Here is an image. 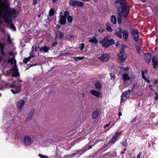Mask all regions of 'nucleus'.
<instances>
[{"label": "nucleus", "mask_w": 158, "mask_h": 158, "mask_svg": "<svg viewBox=\"0 0 158 158\" xmlns=\"http://www.w3.org/2000/svg\"><path fill=\"white\" fill-rule=\"evenodd\" d=\"M18 14L14 8H10L9 3L7 0H0V30H5L1 25L3 19L7 27L12 30H16L14 25L12 23V19L15 18Z\"/></svg>", "instance_id": "obj_1"}, {"label": "nucleus", "mask_w": 158, "mask_h": 158, "mask_svg": "<svg viewBox=\"0 0 158 158\" xmlns=\"http://www.w3.org/2000/svg\"><path fill=\"white\" fill-rule=\"evenodd\" d=\"M8 62L10 63L11 64H13L14 65L11 69L6 71L7 72L6 74L9 75L10 73L13 72L12 74V77H18L19 75V74L17 66L16 64V61L14 60V56H13V58L12 59L9 58L8 60Z\"/></svg>", "instance_id": "obj_2"}, {"label": "nucleus", "mask_w": 158, "mask_h": 158, "mask_svg": "<svg viewBox=\"0 0 158 158\" xmlns=\"http://www.w3.org/2000/svg\"><path fill=\"white\" fill-rule=\"evenodd\" d=\"M100 43L103 44L102 47L107 48L114 43V41L113 39L108 40V36H105L103 39L99 41Z\"/></svg>", "instance_id": "obj_3"}, {"label": "nucleus", "mask_w": 158, "mask_h": 158, "mask_svg": "<svg viewBox=\"0 0 158 158\" xmlns=\"http://www.w3.org/2000/svg\"><path fill=\"white\" fill-rule=\"evenodd\" d=\"M125 48V46L124 45H122L120 46V51L118 55V60L119 62H122L126 58V56L123 50Z\"/></svg>", "instance_id": "obj_4"}, {"label": "nucleus", "mask_w": 158, "mask_h": 158, "mask_svg": "<svg viewBox=\"0 0 158 158\" xmlns=\"http://www.w3.org/2000/svg\"><path fill=\"white\" fill-rule=\"evenodd\" d=\"M126 5V2L124 0H117L115 4V7L118 10L123 8Z\"/></svg>", "instance_id": "obj_5"}, {"label": "nucleus", "mask_w": 158, "mask_h": 158, "mask_svg": "<svg viewBox=\"0 0 158 158\" xmlns=\"http://www.w3.org/2000/svg\"><path fill=\"white\" fill-rule=\"evenodd\" d=\"M20 85H16L15 84H13L10 86V88H11V91L14 94L18 93L20 91Z\"/></svg>", "instance_id": "obj_6"}, {"label": "nucleus", "mask_w": 158, "mask_h": 158, "mask_svg": "<svg viewBox=\"0 0 158 158\" xmlns=\"http://www.w3.org/2000/svg\"><path fill=\"white\" fill-rule=\"evenodd\" d=\"M70 5L78 7H83V3L82 2L75 0H70L69 2Z\"/></svg>", "instance_id": "obj_7"}, {"label": "nucleus", "mask_w": 158, "mask_h": 158, "mask_svg": "<svg viewBox=\"0 0 158 158\" xmlns=\"http://www.w3.org/2000/svg\"><path fill=\"white\" fill-rule=\"evenodd\" d=\"M130 91L129 89L124 92L121 96V103L124 101L128 98L130 95Z\"/></svg>", "instance_id": "obj_8"}, {"label": "nucleus", "mask_w": 158, "mask_h": 158, "mask_svg": "<svg viewBox=\"0 0 158 158\" xmlns=\"http://www.w3.org/2000/svg\"><path fill=\"white\" fill-rule=\"evenodd\" d=\"M138 31L137 30L132 29L131 31L132 36L133 39L136 41H137L139 38Z\"/></svg>", "instance_id": "obj_9"}, {"label": "nucleus", "mask_w": 158, "mask_h": 158, "mask_svg": "<svg viewBox=\"0 0 158 158\" xmlns=\"http://www.w3.org/2000/svg\"><path fill=\"white\" fill-rule=\"evenodd\" d=\"M129 13V8L125 6L123 8L121 12V15L124 17L125 18Z\"/></svg>", "instance_id": "obj_10"}, {"label": "nucleus", "mask_w": 158, "mask_h": 158, "mask_svg": "<svg viewBox=\"0 0 158 158\" xmlns=\"http://www.w3.org/2000/svg\"><path fill=\"white\" fill-rule=\"evenodd\" d=\"M98 58L101 61L105 62L107 61L109 58V55L106 54H103L98 57Z\"/></svg>", "instance_id": "obj_11"}, {"label": "nucleus", "mask_w": 158, "mask_h": 158, "mask_svg": "<svg viewBox=\"0 0 158 158\" xmlns=\"http://www.w3.org/2000/svg\"><path fill=\"white\" fill-rule=\"evenodd\" d=\"M25 103V102L23 100H21L18 101L16 103L17 108L19 110H22Z\"/></svg>", "instance_id": "obj_12"}, {"label": "nucleus", "mask_w": 158, "mask_h": 158, "mask_svg": "<svg viewBox=\"0 0 158 158\" xmlns=\"http://www.w3.org/2000/svg\"><path fill=\"white\" fill-rule=\"evenodd\" d=\"M24 143L26 145L29 146L32 143L31 139L30 137L28 135L24 136L23 139Z\"/></svg>", "instance_id": "obj_13"}, {"label": "nucleus", "mask_w": 158, "mask_h": 158, "mask_svg": "<svg viewBox=\"0 0 158 158\" xmlns=\"http://www.w3.org/2000/svg\"><path fill=\"white\" fill-rule=\"evenodd\" d=\"M50 48L47 46H44L40 48V51L41 53L44 54L48 52Z\"/></svg>", "instance_id": "obj_14"}, {"label": "nucleus", "mask_w": 158, "mask_h": 158, "mask_svg": "<svg viewBox=\"0 0 158 158\" xmlns=\"http://www.w3.org/2000/svg\"><path fill=\"white\" fill-rule=\"evenodd\" d=\"M90 93L93 95L98 98L102 97V94L95 90H91L90 91Z\"/></svg>", "instance_id": "obj_15"}, {"label": "nucleus", "mask_w": 158, "mask_h": 158, "mask_svg": "<svg viewBox=\"0 0 158 158\" xmlns=\"http://www.w3.org/2000/svg\"><path fill=\"white\" fill-rule=\"evenodd\" d=\"M5 45V43H1L0 42V53L3 56H4L5 55V53L4 51Z\"/></svg>", "instance_id": "obj_16"}, {"label": "nucleus", "mask_w": 158, "mask_h": 158, "mask_svg": "<svg viewBox=\"0 0 158 158\" xmlns=\"http://www.w3.org/2000/svg\"><path fill=\"white\" fill-rule=\"evenodd\" d=\"M89 42L92 43V45L95 46L98 43V40L96 37L93 36L89 40Z\"/></svg>", "instance_id": "obj_17"}, {"label": "nucleus", "mask_w": 158, "mask_h": 158, "mask_svg": "<svg viewBox=\"0 0 158 158\" xmlns=\"http://www.w3.org/2000/svg\"><path fill=\"white\" fill-rule=\"evenodd\" d=\"M60 19L59 22L62 25H64L66 23V18L62 15H60Z\"/></svg>", "instance_id": "obj_18"}, {"label": "nucleus", "mask_w": 158, "mask_h": 158, "mask_svg": "<svg viewBox=\"0 0 158 158\" xmlns=\"http://www.w3.org/2000/svg\"><path fill=\"white\" fill-rule=\"evenodd\" d=\"M153 67L154 68L158 67V61L157 60L156 57L154 56L152 59Z\"/></svg>", "instance_id": "obj_19"}, {"label": "nucleus", "mask_w": 158, "mask_h": 158, "mask_svg": "<svg viewBox=\"0 0 158 158\" xmlns=\"http://www.w3.org/2000/svg\"><path fill=\"white\" fill-rule=\"evenodd\" d=\"M123 39L125 41H126L127 40L128 37V32L127 30H124L123 31Z\"/></svg>", "instance_id": "obj_20"}, {"label": "nucleus", "mask_w": 158, "mask_h": 158, "mask_svg": "<svg viewBox=\"0 0 158 158\" xmlns=\"http://www.w3.org/2000/svg\"><path fill=\"white\" fill-rule=\"evenodd\" d=\"M145 60L147 63H149L151 60V55L149 53L145 54Z\"/></svg>", "instance_id": "obj_21"}, {"label": "nucleus", "mask_w": 158, "mask_h": 158, "mask_svg": "<svg viewBox=\"0 0 158 158\" xmlns=\"http://www.w3.org/2000/svg\"><path fill=\"white\" fill-rule=\"evenodd\" d=\"M64 34L60 31L57 32L56 35V39L60 40L64 36Z\"/></svg>", "instance_id": "obj_22"}, {"label": "nucleus", "mask_w": 158, "mask_h": 158, "mask_svg": "<svg viewBox=\"0 0 158 158\" xmlns=\"http://www.w3.org/2000/svg\"><path fill=\"white\" fill-rule=\"evenodd\" d=\"M34 112V110L33 109L31 110L29 112V113H28L27 117V121H28L31 119L33 115Z\"/></svg>", "instance_id": "obj_23"}, {"label": "nucleus", "mask_w": 158, "mask_h": 158, "mask_svg": "<svg viewBox=\"0 0 158 158\" xmlns=\"http://www.w3.org/2000/svg\"><path fill=\"white\" fill-rule=\"evenodd\" d=\"M99 111L98 110L94 111L92 113V118L94 119L96 118L99 115Z\"/></svg>", "instance_id": "obj_24"}, {"label": "nucleus", "mask_w": 158, "mask_h": 158, "mask_svg": "<svg viewBox=\"0 0 158 158\" xmlns=\"http://www.w3.org/2000/svg\"><path fill=\"white\" fill-rule=\"evenodd\" d=\"M123 31L122 29L121 28H119L118 31H116L115 34L119 38H122V35L121 33H123Z\"/></svg>", "instance_id": "obj_25"}, {"label": "nucleus", "mask_w": 158, "mask_h": 158, "mask_svg": "<svg viewBox=\"0 0 158 158\" xmlns=\"http://www.w3.org/2000/svg\"><path fill=\"white\" fill-rule=\"evenodd\" d=\"M122 77L123 80L125 81H127L129 80L130 79V77L128 76V75L126 73H124L122 75Z\"/></svg>", "instance_id": "obj_26"}, {"label": "nucleus", "mask_w": 158, "mask_h": 158, "mask_svg": "<svg viewBox=\"0 0 158 158\" xmlns=\"http://www.w3.org/2000/svg\"><path fill=\"white\" fill-rule=\"evenodd\" d=\"M34 55H30V56L26 58L23 60V62L24 63H26L27 62L29 61L31 58L32 57H34Z\"/></svg>", "instance_id": "obj_27"}, {"label": "nucleus", "mask_w": 158, "mask_h": 158, "mask_svg": "<svg viewBox=\"0 0 158 158\" xmlns=\"http://www.w3.org/2000/svg\"><path fill=\"white\" fill-rule=\"evenodd\" d=\"M147 70H145L143 71H142L141 72V74L142 78L145 80H146V75L147 74Z\"/></svg>", "instance_id": "obj_28"}, {"label": "nucleus", "mask_w": 158, "mask_h": 158, "mask_svg": "<svg viewBox=\"0 0 158 158\" xmlns=\"http://www.w3.org/2000/svg\"><path fill=\"white\" fill-rule=\"evenodd\" d=\"M110 21L111 22L114 24L116 23V18L114 15H112L110 18Z\"/></svg>", "instance_id": "obj_29"}, {"label": "nucleus", "mask_w": 158, "mask_h": 158, "mask_svg": "<svg viewBox=\"0 0 158 158\" xmlns=\"http://www.w3.org/2000/svg\"><path fill=\"white\" fill-rule=\"evenodd\" d=\"M122 15L120 13L118 14L117 16L118 22L119 24H120L122 23Z\"/></svg>", "instance_id": "obj_30"}, {"label": "nucleus", "mask_w": 158, "mask_h": 158, "mask_svg": "<svg viewBox=\"0 0 158 158\" xmlns=\"http://www.w3.org/2000/svg\"><path fill=\"white\" fill-rule=\"evenodd\" d=\"M110 79L111 80H114L115 79V77L114 74L113 73H110Z\"/></svg>", "instance_id": "obj_31"}, {"label": "nucleus", "mask_w": 158, "mask_h": 158, "mask_svg": "<svg viewBox=\"0 0 158 158\" xmlns=\"http://www.w3.org/2000/svg\"><path fill=\"white\" fill-rule=\"evenodd\" d=\"M95 86L96 88L100 89L102 87V85L100 82H97L95 84Z\"/></svg>", "instance_id": "obj_32"}, {"label": "nucleus", "mask_w": 158, "mask_h": 158, "mask_svg": "<svg viewBox=\"0 0 158 158\" xmlns=\"http://www.w3.org/2000/svg\"><path fill=\"white\" fill-rule=\"evenodd\" d=\"M117 139L113 136L111 139L109 140V141L110 143H114L117 141Z\"/></svg>", "instance_id": "obj_33"}, {"label": "nucleus", "mask_w": 158, "mask_h": 158, "mask_svg": "<svg viewBox=\"0 0 158 158\" xmlns=\"http://www.w3.org/2000/svg\"><path fill=\"white\" fill-rule=\"evenodd\" d=\"M54 11L53 9H51L49 11V15L50 16H53L54 15Z\"/></svg>", "instance_id": "obj_34"}, {"label": "nucleus", "mask_w": 158, "mask_h": 158, "mask_svg": "<svg viewBox=\"0 0 158 158\" xmlns=\"http://www.w3.org/2000/svg\"><path fill=\"white\" fill-rule=\"evenodd\" d=\"M106 30L109 31L111 32L112 31V29L109 26V24L108 23L106 24Z\"/></svg>", "instance_id": "obj_35"}, {"label": "nucleus", "mask_w": 158, "mask_h": 158, "mask_svg": "<svg viewBox=\"0 0 158 158\" xmlns=\"http://www.w3.org/2000/svg\"><path fill=\"white\" fill-rule=\"evenodd\" d=\"M67 20L68 22L71 23L72 22L73 17L71 16H69L67 17Z\"/></svg>", "instance_id": "obj_36"}, {"label": "nucleus", "mask_w": 158, "mask_h": 158, "mask_svg": "<svg viewBox=\"0 0 158 158\" xmlns=\"http://www.w3.org/2000/svg\"><path fill=\"white\" fill-rule=\"evenodd\" d=\"M121 132H116L114 134L113 136L117 139L118 136L119 135L121 134Z\"/></svg>", "instance_id": "obj_37"}, {"label": "nucleus", "mask_w": 158, "mask_h": 158, "mask_svg": "<svg viewBox=\"0 0 158 158\" xmlns=\"http://www.w3.org/2000/svg\"><path fill=\"white\" fill-rule=\"evenodd\" d=\"M84 57H76L74 58V60L75 61H77L78 60H81L84 58Z\"/></svg>", "instance_id": "obj_38"}, {"label": "nucleus", "mask_w": 158, "mask_h": 158, "mask_svg": "<svg viewBox=\"0 0 158 158\" xmlns=\"http://www.w3.org/2000/svg\"><path fill=\"white\" fill-rule=\"evenodd\" d=\"M85 47V44L83 43H82L80 45V49L81 51Z\"/></svg>", "instance_id": "obj_39"}, {"label": "nucleus", "mask_w": 158, "mask_h": 158, "mask_svg": "<svg viewBox=\"0 0 158 158\" xmlns=\"http://www.w3.org/2000/svg\"><path fill=\"white\" fill-rule=\"evenodd\" d=\"M69 11H66L64 12V16L66 18V17H67V16H69Z\"/></svg>", "instance_id": "obj_40"}, {"label": "nucleus", "mask_w": 158, "mask_h": 158, "mask_svg": "<svg viewBox=\"0 0 158 158\" xmlns=\"http://www.w3.org/2000/svg\"><path fill=\"white\" fill-rule=\"evenodd\" d=\"M137 52L138 53H140L141 52V50L139 47L137 46L136 48Z\"/></svg>", "instance_id": "obj_41"}, {"label": "nucleus", "mask_w": 158, "mask_h": 158, "mask_svg": "<svg viewBox=\"0 0 158 158\" xmlns=\"http://www.w3.org/2000/svg\"><path fill=\"white\" fill-rule=\"evenodd\" d=\"M123 145L124 147H126L127 145V139H126L125 140L124 142L123 143Z\"/></svg>", "instance_id": "obj_42"}, {"label": "nucleus", "mask_w": 158, "mask_h": 158, "mask_svg": "<svg viewBox=\"0 0 158 158\" xmlns=\"http://www.w3.org/2000/svg\"><path fill=\"white\" fill-rule=\"evenodd\" d=\"M39 156L41 158H47L48 157L42 154H39Z\"/></svg>", "instance_id": "obj_43"}, {"label": "nucleus", "mask_w": 158, "mask_h": 158, "mask_svg": "<svg viewBox=\"0 0 158 158\" xmlns=\"http://www.w3.org/2000/svg\"><path fill=\"white\" fill-rule=\"evenodd\" d=\"M40 48L39 47H38V46H35L34 47H32V49L33 48H34V50L35 51H37L40 48Z\"/></svg>", "instance_id": "obj_44"}, {"label": "nucleus", "mask_w": 158, "mask_h": 158, "mask_svg": "<svg viewBox=\"0 0 158 158\" xmlns=\"http://www.w3.org/2000/svg\"><path fill=\"white\" fill-rule=\"evenodd\" d=\"M57 44V42L56 41H54L53 42L52 44V46H55Z\"/></svg>", "instance_id": "obj_45"}, {"label": "nucleus", "mask_w": 158, "mask_h": 158, "mask_svg": "<svg viewBox=\"0 0 158 158\" xmlns=\"http://www.w3.org/2000/svg\"><path fill=\"white\" fill-rule=\"evenodd\" d=\"M105 30V29L104 28H103V29H98V31L99 32H103Z\"/></svg>", "instance_id": "obj_46"}, {"label": "nucleus", "mask_w": 158, "mask_h": 158, "mask_svg": "<svg viewBox=\"0 0 158 158\" xmlns=\"http://www.w3.org/2000/svg\"><path fill=\"white\" fill-rule=\"evenodd\" d=\"M156 96L155 97V99L156 100H157L158 99V94L157 93H155Z\"/></svg>", "instance_id": "obj_47"}, {"label": "nucleus", "mask_w": 158, "mask_h": 158, "mask_svg": "<svg viewBox=\"0 0 158 158\" xmlns=\"http://www.w3.org/2000/svg\"><path fill=\"white\" fill-rule=\"evenodd\" d=\"M110 143V142H109V141L106 144L104 145V147H107Z\"/></svg>", "instance_id": "obj_48"}, {"label": "nucleus", "mask_w": 158, "mask_h": 158, "mask_svg": "<svg viewBox=\"0 0 158 158\" xmlns=\"http://www.w3.org/2000/svg\"><path fill=\"white\" fill-rule=\"evenodd\" d=\"M141 153V152H139L137 155V158H140Z\"/></svg>", "instance_id": "obj_49"}, {"label": "nucleus", "mask_w": 158, "mask_h": 158, "mask_svg": "<svg viewBox=\"0 0 158 158\" xmlns=\"http://www.w3.org/2000/svg\"><path fill=\"white\" fill-rule=\"evenodd\" d=\"M38 65V64H36V63H35V64H31L30 66L29 67V68L30 67H32V66H35V65Z\"/></svg>", "instance_id": "obj_50"}, {"label": "nucleus", "mask_w": 158, "mask_h": 158, "mask_svg": "<svg viewBox=\"0 0 158 158\" xmlns=\"http://www.w3.org/2000/svg\"><path fill=\"white\" fill-rule=\"evenodd\" d=\"M9 54L10 55H13V56H12V58H13V56H14V57H15V56H14L13 55V52H12V51H11L9 53ZM11 59H12V58H10Z\"/></svg>", "instance_id": "obj_51"}, {"label": "nucleus", "mask_w": 158, "mask_h": 158, "mask_svg": "<svg viewBox=\"0 0 158 158\" xmlns=\"http://www.w3.org/2000/svg\"><path fill=\"white\" fill-rule=\"evenodd\" d=\"M110 123L106 124L105 125H104L103 126V127L105 128L108 127L110 125Z\"/></svg>", "instance_id": "obj_52"}, {"label": "nucleus", "mask_w": 158, "mask_h": 158, "mask_svg": "<svg viewBox=\"0 0 158 158\" xmlns=\"http://www.w3.org/2000/svg\"><path fill=\"white\" fill-rule=\"evenodd\" d=\"M156 13L158 15V6H157L156 9Z\"/></svg>", "instance_id": "obj_53"}, {"label": "nucleus", "mask_w": 158, "mask_h": 158, "mask_svg": "<svg viewBox=\"0 0 158 158\" xmlns=\"http://www.w3.org/2000/svg\"><path fill=\"white\" fill-rule=\"evenodd\" d=\"M154 83L156 84H158V79L156 80L154 82Z\"/></svg>", "instance_id": "obj_54"}, {"label": "nucleus", "mask_w": 158, "mask_h": 158, "mask_svg": "<svg viewBox=\"0 0 158 158\" xmlns=\"http://www.w3.org/2000/svg\"><path fill=\"white\" fill-rule=\"evenodd\" d=\"M36 1H37V0H33V5L35 4L36 3Z\"/></svg>", "instance_id": "obj_55"}, {"label": "nucleus", "mask_w": 158, "mask_h": 158, "mask_svg": "<svg viewBox=\"0 0 158 158\" xmlns=\"http://www.w3.org/2000/svg\"><path fill=\"white\" fill-rule=\"evenodd\" d=\"M56 27L58 28H59L60 27V25L59 24H57L56 25Z\"/></svg>", "instance_id": "obj_56"}, {"label": "nucleus", "mask_w": 158, "mask_h": 158, "mask_svg": "<svg viewBox=\"0 0 158 158\" xmlns=\"http://www.w3.org/2000/svg\"><path fill=\"white\" fill-rule=\"evenodd\" d=\"M8 41L10 43H11V40L10 39L9 37H8Z\"/></svg>", "instance_id": "obj_57"}, {"label": "nucleus", "mask_w": 158, "mask_h": 158, "mask_svg": "<svg viewBox=\"0 0 158 158\" xmlns=\"http://www.w3.org/2000/svg\"><path fill=\"white\" fill-rule=\"evenodd\" d=\"M122 115V113L121 112H119L118 113V116L120 117V116H121ZM119 118H120V117H119Z\"/></svg>", "instance_id": "obj_58"}, {"label": "nucleus", "mask_w": 158, "mask_h": 158, "mask_svg": "<svg viewBox=\"0 0 158 158\" xmlns=\"http://www.w3.org/2000/svg\"><path fill=\"white\" fill-rule=\"evenodd\" d=\"M93 146H94V145H93L92 146H89V148L88 149V150H89V149H90L91 148H92V147Z\"/></svg>", "instance_id": "obj_59"}, {"label": "nucleus", "mask_w": 158, "mask_h": 158, "mask_svg": "<svg viewBox=\"0 0 158 158\" xmlns=\"http://www.w3.org/2000/svg\"><path fill=\"white\" fill-rule=\"evenodd\" d=\"M124 69L126 70H127L128 69V67H126L124 68Z\"/></svg>", "instance_id": "obj_60"}, {"label": "nucleus", "mask_w": 158, "mask_h": 158, "mask_svg": "<svg viewBox=\"0 0 158 158\" xmlns=\"http://www.w3.org/2000/svg\"><path fill=\"white\" fill-rule=\"evenodd\" d=\"M3 59V58L2 57H0V62Z\"/></svg>", "instance_id": "obj_61"}, {"label": "nucleus", "mask_w": 158, "mask_h": 158, "mask_svg": "<svg viewBox=\"0 0 158 158\" xmlns=\"http://www.w3.org/2000/svg\"><path fill=\"white\" fill-rule=\"evenodd\" d=\"M124 153V152H121V155L123 154Z\"/></svg>", "instance_id": "obj_62"}, {"label": "nucleus", "mask_w": 158, "mask_h": 158, "mask_svg": "<svg viewBox=\"0 0 158 158\" xmlns=\"http://www.w3.org/2000/svg\"><path fill=\"white\" fill-rule=\"evenodd\" d=\"M82 96H85V94H84L83 93L82 94Z\"/></svg>", "instance_id": "obj_63"}, {"label": "nucleus", "mask_w": 158, "mask_h": 158, "mask_svg": "<svg viewBox=\"0 0 158 158\" xmlns=\"http://www.w3.org/2000/svg\"><path fill=\"white\" fill-rule=\"evenodd\" d=\"M140 0L143 2H145L146 1V0Z\"/></svg>", "instance_id": "obj_64"}]
</instances>
